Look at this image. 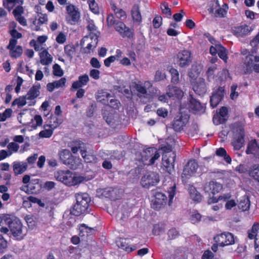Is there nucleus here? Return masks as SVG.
I'll list each match as a JSON object with an SVG mask.
<instances>
[{"mask_svg":"<svg viewBox=\"0 0 259 259\" xmlns=\"http://www.w3.org/2000/svg\"><path fill=\"white\" fill-rule=\"evenodd\" d=\"M76 203L71 210V213L74 215L79 216L89 211L88 209L91 199L87 193H78L76 194Z\"/></svg>","mask_w":259,"mask_h":259,"instance_id":"nucleus-1","label":"nucleus"},{"mask_svg":"<svg viewBox=\"0 0 259 259\" xmlns=\"http://www.w3.org/2000/svg\"><path fill=\"white\" fill-rule=\"evenodd\" d=\"M5 224L10 229V234L17 240H22L26 235L21 221L16 218L12 219L9 215L5 217Z\"/></svg>","mask_w":259,"mask_h":259,"instance_id":"nucleus-2","label":"nucleus"},{"mask_svg":"<svg viewBox=\"0 0 259 259\" xmlns=\"http://www.w3.org/2000/svg\"><path fill=\"white\" fill-rule=\"evenodd\" d=\"M55 179L67 186H74L79 184L84 180L81 176L75 177L69 170H59L54 174Z\"/></svg>","mask_w":259,"mask_h":259,"instance_id":"nucleus-3","label":"nucleus"},{"mask_svg":"<svg viewBox=\"0 0 259 259\" xmlns=\"http://www.w3.org/2000/svg\"><path fill=\"white\" fill-rule=\"evenodd\" d=\"M58 156L60 161L71 169H76L81 165V159L73 156L68 149L59 151Z\"/></svg>","mask_w":259,"mask_h":259,"instance_id":"nucleus-4","label":"nucleus"},{"mask_svg":"<svg viewBox=\"0 0 259 259\" xmlns=\"http://www.w3.org/2000/svg\"><path fill=\"white\" fill-rule=\"evenodd\" d=\"M200 71L197 68V66H192L189 76L192 79H196V81L193 83V91L199 95H202L206 92V87L204 79L202 78H197Z\"/></svg>","mask_w":259,"mask_h":259,"instance_id":"nucleus-5","label":"nucleus"},{"mask_svg":"<svg viewBox=\"0 0 259 259\" xmlns=\"http://www.w3.org/2000/svg\"><path fill=\"white\" fill-rule=\"evenodd\" d=\"M139 155L140 157L138 158L139 160L147 165L153 164L160 156L157 149L154 147H149L143 149Z\"/></svg>","mask_w":259,"mask_h":259,"instance_id":"nucleus-6","label":"nucleus"},{"mask_svg":"<svg viewBox=\"0 0 259 259\" xmlns=\"http://www.w3.org/2000/svg\"><path fill=\"white\" fill-rule=\"evenodd\" d=\"M233 139L232 145L235 150H239L242 148L244 143V130L242 126L234 125L233 128Z\"/></svg>","mask_w":259,"mask_h":259,"instance_id":"nucleus-7","label":"nucleus"},{"mask_svg":"<svg viewBox=\"0 0 259 259\" xmlns=\"http://www.w3.org/2000/svg\"><path fill=\"white\" fill-rule=\"evenodd\" d=\"M98 35L97 33H90L82 39L81 41V45H84L85 42L88 43L87 46L83 49L84 53L90 54L96 47L98 42Z\"/></svg>","mask_w":259,"mask_h":259,"instance_id":"nucleus-8","label":"nucleus"},{"mask_svg":"<svg viewBox=\"0 0 259 259\" xmlns=\"http://www.w3.org/2000/svg\"><path fill=\"white\" fill-rule=\"evenodd\" d=\"M213 239L215 242L219 244V246L221 247H224L235 243L234 236L232 233L229 232H224L218 234L214 237Z\"/></svg>","mask_w":259,"mask_h":259,"instance_id":"nucleus-9","label":"nucleus"},{"mask_svg":"<svg viewBox=\"0 0 259 259\" xmlns=\"http://www.w3.org/2000/svg\"><path fill=\"white\" fill-rule=\"evenodd\" d=\"M159 182V176L154 172H149L145 174L141 179V185L143 187L149 188L154 186Z\"/></svg>","mask_w":259,"mask_h":259,"instance_id":"nucleus-10","label":"nucleus"},{"mask_svg":"<svg viewBox=\"0 0 259 259\" xmlns=\"http://www.w3.org/2000/svg\"><path fill=\"white\" fill-rule=\"evenodd\" d=\"M198 167V165L195 160L189 161L183 169L182 175L183 181H184L185 179H188L194 175L196 172Z\"/></svg>","mask_w":259,"mask_h":259,"instance_id":"nucleus-11","label":"nucleus"},{"mask_svg":"<svg viewBox=\"0 0 259 259\" xmlns=\"http://www.w3.org/2000/svg\"><path fill=\"white\" fill-rule=\"evenodd\" d=\"M166 196L161 192H156L151 201V207L153 209L158 210L163 207L166 203Z\"/></svg>","mask_w":259,"mask_h":259,"instance_id":"nucleus-12","label":"nucleus"},{"mask_svg":"<svg viewBox=\"0 0 259 259\" xmlns=\"http://www.w3.org/2000/svg\"><path fill=\"white\" fill-rule=\"evenodd\" d=\"M192 61V56L190 52L183 50L177 55V63L181 67H185L190 65Z\"/></svg>","mask_w":259,"mask_h":259,"instance_id":"nucleus-13","label":"nucleus"},{"mask_svg":"<svg viewBox=\"0 0 259 259\" xmlns=\"http://www.w3.org/2000/svg\"><path fill=\"white\" fill-rule=\"evenodd\" d=\"M50 123L49 124L44 125V130L40 131L39 133V136L40 138H48L52 136L53 133V131L58 126V122H57L58 119L56 117L51 118Z\"/></svg>","mask_w":259,"mask_h":259,"instance_id":"nucleus-14","label":"nucleus"},{"mask_svg":"<svg viewBox=\"0 0 259 259\" xmlns=\"http://www.w3.org/2000/svg\"><path fill=\"white\" fill-rule=\"evenodd\" d=\"M114 27L115 30L123 38H131L133 36L132 30L121 21L117 22Z\"/></svg>","mask_w":259,"mask_h":259,"instance_id":"nucleus-15","label":"nucleus"},{"mask_svg":"<svg viewBox=\"0 0 259 259\" xmlns=\"http://www.w3.org/2000/svg\"><path fill=\"white\" fill-rule=\"evenodd\" d=\"M188 121L189 116L187 115L177 116L172 124L174 130L176 132L181 131L188 123Z\"/></svg>","mask_w":259,"mask_h":259,"instance_id":"nucleus-16","label":"nucleus"},{"mask_svg":"<svg viewBox=\"0 0 259 259\" xmlns=\"http://www.w3.org/2000/svg\"><path fill=\"white\" fill-rule=\"evenodd\" d=\"M166 94L169 98L180 99L183 97L184 92L180 88L169 85L167 87Z\"/></svg>","mask_w":259,"mask_h":259,"instance_id":"nucleus-17","label":"nucleus"},{"mask_svg":"<svg viewBox=\"0 0 259 259\" xmlns=\"http://www.w3.org/2000/svg\"><path fill=\"white\" fill-rule=\"evenodd\" d=\"M244 64L246 67L245 73H250L252 70L256 73H259V63L253 62L252 57L246 56L244 60Z\"/></svg>","mask_w":259,"mask_h":259,"instance_id":"nucleus-18","label":"nucleus"},{"mask_svg":"<svg viewBox=\"0 0 259 259\" xmlns=\"http://www.w3.org/2000/svg\"><path fill=\"white\" fill-rule=\"evenodd\" d=\"M222 185L217 182L211 181L206 183L204 186V190L208 194H215L219 193L222 189Z\"/></svg>","mask_w":259,"mask_h":259,"instance_id":"nucleus-19","label":"nucleus"},{"mask_svg":"<svg viewBox=\"0 0 259 259\" xmlns=\"http://www.w3.org/2000/svg\"><path fill=\"white\" fill-rule=\"evenodd\" d=\"M68 14L67 21L71 24L76 22L79 18V13L73 5H69L66 7Z\"/></svg>","mask_w":259,"mask_h":259,"instance_id":"nucleus-20","label":"nucleus"},{"mask_svg":"<svg viewBox=\"0 0 259 259\" xmlns=\"http://www.w3.org/2000/svg\"><path fill=\"white\" fill-rule=\"evenodd\" d=\"M128 240L124 238H120L116 241V244L119 248L123 249L128 252H132L136 250L138 246L135 245H129Z\"/></svg>","mask_w":259,"mask_h":259,"instance_id":"nucleus-21","label":"nucleus"},{"mask_svg":"<svg viewBox=\"0 0 259 259\" xmlns=\"http://www.w3.org/2000/svg\"><path fill=\"white\" fill-rule=\"evenodd\" d=\"M246 152L248 154H254L259 159V145L256 140H252L249 142Z\"/></svg>","mask_w":259,"mask_h":259,"instance_id":"nucleus-22","label":"nucleus"},{"mask_svg":"<svg viewBox=\"0 0 259 259\" xmlns=\"http://www.w3.org/2000/svg\"><path fill=\"white\" fill-rule=\"evenodd\" d=\"M27 168L26 162L22 161H14L13 163V169L15 175H19L23 174L26 171Z\"/></svg>","mask_w":259,"mask_h":259,"instance_id":"nucleus-23","label":"nucleus"},{"mask_svg":"<svg viewBox=\"0 0 259 259\" xmlns=\"http://www.w3.org/2000/svg\"><path fill=\"white\" fill-rule=\"evenodd\" d=\"M176 155L175 153L168 154H163L162 162L166 168L174 167Z\"/></svg>","mask_w":259,"mask_h":259,"instance_id":"nucleus-24","label":"nucleus"},{"mask_svg":"<svg viewBox=\"0 0 259 259\" xmlns=\"http://www.w3.org/2000/svg\"><path fill=\"white\" fill-rule=\"evenodd\" d=\"M39 56L40 63L43 65H49L53 61V57L46 50H44L39 52Z\"/></svg>","mask_w":259,"mask_h":259,"instance_id":"nucleus-25","label":"nucleus"},{"mask_svg":"<svg viewBox=\"0 0 259 259\" xmlns=\"http://www.w3.org/2000/svg\"><path fill=\"white\" fill-rule=\"evenodd\" d=\"M189 108L195 111L202 112L204 111V107L200 102L191 96L189 99Z\"/></svg>","mask_w":259,"mask_h":259,"instance_id":"nucleus-26","label":"nucleus"},{"mask_svg":"<svg viewBox=\"0 0 259 259\" xmlns=\"http://www.w3.org/2000/svg\"><path fill=\"white\" fill-rule=\"evenodd\" d=\"M70 147L73 153H76L79 150L80 154L83 153L87 148L85 145L80 141H73L70 143Z\"/></svg>","mask_w":259,"mask_h":259,"instance_id":"nucleus-27","label":"nucleus"},{"mask_svg":"<svg viewBox=\"0 0 259 259\" xmlns=\"http://www.w3.org/2000/svg\"><path fill=\"white\" fill-rule=\"evenodd\" d=\"M66 82V79L65 77H62L58 80L48 83L47 85V90L49 92H52L55 88L58 89L64 87Z\"/></svg>","mask_w":259,"mask_h":259,"instance_id":"nucleus-28","label":"nucleus"},{"mask_svg":"<svg viewBox=\"0 0 259 259\" xmlns=\"http://www.w3.org/2000/svg\"><path fill=\"white\" fill-rule=\"evenodd\" d=\"M224 97L223 90H219L215 93L213 94L210 99V105L212 108L217 107Z\"/></svg>","mask_w":259,"mask_h":259,"instance_id":"nucleus-29","label":"nucleus"},{"mask_svg":"<svg viewBox=\"0 0 259 259\" xmlns=\"http://www.w3.org/2000/svg\"><path fill=\"white\" fill-rule=\"evenodd\" d=\"M233 31L234 34L237 37H243L249 32L248 26L245 24L235 27Z\"/></svg>","mask_w":259,"mask_h":259,"instance_id":"nucleus-30","label":"nucleus"},{"mask_svg":"<svg viewBox=\"0 0 259 259\" xmlns=\"http://www.w3.org/2000/svg\"><path fill=\"white\" fill-rule=\"evenodd\" d=\"M40 85H34L30 89L27 94L25 95L27 100H33L39 95Z\"/></svg>","mask_w":259,"mask_h":259,"instance_id":"nucleus-31","label":"nucleus"},{"mask_svg":"<svg viewBox=\"0 0 259 259\" xmlns=\"http://www.w3.org/2000/svg\"><path fill=\"white\" fill-rule=\"evenodd\" d=\"M23 0H4L3 6L10 12L16 4L22 5Z\"/></svg>","mask_w":259,"mask_h":259,"instance_id":"nucleus-32","label":"nucleus"},{"mask_svg":"<svg viewBox=\"0 0 259 259\" xmlns=\"http://www.w3.org/2000/svg\"><path fill=\"white\" fill-rule=\"evenodd\" d=\"M250 205V200L248 197L246 195H244L240 199L238 207L242 211H246L249 209Z\"/></svg>","mask_w":259,"mask_h":259,"instance_id":"nucleus-33","label":"nucleus"},{"mask_svg":"<svg viewBox=\"0 0 259 259\" xmlns=\"http://www.w3.org/2000/svg\"><path fill=\"white\" fill-rule=\"evenodd\" d=\"M101 154L103 158H106V155H110L111 159H120L123 156L122 154L118 151H106V152H103Z\"/></svg>","mask_w":259,"mask_h":259,"instance_id":"nucleus-34","label":"nucleus"},{"mask_svg":"<svg viewBox=\"0 0 259 259\" xmlns=\"http://www.w3.org/2000/svg\"><path fill=\"white\" fill-rule=\"evenodd\" d=\"M111 97V96L109 93L101 91L98 92L96 97L98 101L105 104L108 102V98Z\"/></svg>","mask_w":259,"mask_h":259,"instance_id":"nucleus-35","label":"nucleus"},{"mask_svg":"<svg viewBox=\"0 0 259 259\" xmlns=\"http://www.w3.org/2000/svg\"><path fill=\"white\" fill-rule=\"evenodd\" d=\"M250 177L259 182V164H253L248 170Z\"/></svg>","mask_w":259,"mask_h":259,"instance_id":"nucleus-36","label":"nucleus"},{"mask_svg":"<svg viewBox=\"0 0 259 259\" xmlns=\"http://www.w3.org/2000/svg\"><path fill=\"white\" fill-rule=\"evenodd\" d=\"M131 12L134 21L140 23L142 21V16L138 6L136 5L134 6V7L132 8Z\"/></svg>","mask_w":259,"mask_h":259,"instance_id":"nucleus-37","label":"nucleus"},{"mask_svg":"<svg viewBox=\"0 0 259 259\" xmlns=\"http://www.w3.org/2000/svg\"><path fill=\"white\" fill-rule=\"evenodd\" d=\"M190 196L191 198L195 201L200 202L202 199L201 195L194 187H191L190 189Z\"/></svg>","mask_w":259,"mask_h":259,"instance_id":"nucleus-38","label":"nucleus"},{"mask_svg":"<svg viewBox=\"0 0 259 259\" xmlns=\"http://www.w3.org/2000/svg\"><path fill=\"white\" fill-rule=\"evenodd\" d=\"M81 156L83 158L85 162L87 163L93 162L96 161V157L92 154H88L85 150L83 153L81 154Z\"/></svg>","mask_w":259,"mask_h":259,"instance_id":"nucleus-39","label":"nucleus"},{"mask_svg":"<svg viewBox=\"0 0 259 259\" xmlns=\"http://www.w3.org/2000/svg\"><path fill=\"white\" fill-rule=\"evenodd\" d=\"M28 187L32 193H36L40 188L38 180H32L28 185Z\"/></svg>","mask_w":259,"mask_h":259,"instance_id":"nucleus-40","label":"nucleus"},{"mask_svg":"<svg viewBox=\"0 0 259 259\" xmlns=\"http://www.w3.org/2000/svg\"><path fill=\"white\" fill-rule=\"evenodd\" d=\"M10 54L13 58H18L22 54L23 50L22 48L20 46H17L15 49H10Z\"/></svg>","mask_w":259,"mask_h":259,"instance_id":"nucleus-41","label":"nucleus"},{"mask_svg":"<svg viewBox=\"0 0 259 259\" xmlns=\"http://www.w3.org/2000/svg\"><path fill=\"white\" fill-rule=\"evenodd\" d=\"M75 52V48L73 45H68L64 47V52L65 54L70 58V59L72 58Z\"/></svg>","mask_w":259,"mask_h":259,"instance_id":"nucleus-42","label":"nucleus"},{"mask_svg":"<svg viewBox=\"0 0 259 259\" xmlns=\"http://www.w3.org/2000/svg\"><path fill=\"white\" fill-rule=\"evenodd\" d=\"M228 6L226 4H224L222 8H219L216 11V14L217 15V16L219 17H225L226 16V15L227 14L228 10Z\"/></svg>","mask_w":259,"mask_h":259,"instance_id":"nucleus-43","label":"nucleus"},{"mask_svg":"<svg viewBox=\"0 0 259 259\" xmlns=\"http://www.w3.org/2000/svg\"><path fill=\"white\" fill-rule=\"evenodd\" d=\"M259 229V224H254L250 230L248 231V237L249 239H252L256 236V235L259 234V232H257Z\"/></svg>","mask_w":259,"mask_h":259,"instance_id":"nucleus-44","label":"nucleus"},{"mask_svg":"<svg viewBox=\"0 0 259 259\" xmlns=\"http://www.w3.org/2000/svg\"><path fill=\"white\" fill-rule=\"evenodd\" d=\"M171 74V81L173 83H178L179 81V74L178 71L175 68H171L169 70Z\"/></svg>","mask_w":259,"mask_h":259,"instance_id":"nucleus-45","label":"nucleus"},{"mask_svg":"<svg viewBox=\"0 0 259 259\" xmlns=\"http://www.w3.org/2000/svg\"><path fill=\"white\" fill-rule=\"evenodd\" d=\"M26 100V96L20 97L13 101L12 105H17L19 107H22L27 104Z\"/></svg>","mask_w":259,"mask_h":259,"instance_id":"nucleus-46","label":"nucleus"},{"mask_svg":"<svg viewBox=\"0 0 259 259\" xmlns=\"http://www.w3.org/2000/svg\"><path fill=\"white\" fill-rule=\"evenodd\" d=\"M161 9L163 14H165L167 18H170L171 16V12L170 8H168V4L166 2H163L161 5Z\"/></svg>","mask_w":259,"mask_h":259,"instance_id":"nucleus-47","label":"nucleus"},{"mask_svg":"<svg viewBox=\"0 0 259 259\" xmlns=\"http://www.w3.org/2000/svg\"><path fill=\"white\" fill-rule=\"evenodd\" d=\"M91 11L95 14L99 13V9L97 4L96 3L95 0H88Z\"/></svg>","mask_w":259,"mask_h":259,"instance_id":"nucleus-48","label":"nucleus"},{"mask_svg":"<svg viewBox=\"0 0 259 259\" xmlns=\"http://www.w3.org/2000/svg\"><path fill=\"white\" fill-rule=\"evenodd\" d=\"M134 88L138 92V95L139 96H141L142 95H145L147 94V90L144 86H143L142 83H135L134 85Z\"/></svg>","mask_w":259,"mask_h":259,"instance_id":"nucleus-49","label":"nucleus"},{"mask_svg":"<svg viewBox=\"0 0 259 259\" xmlns=\"http://www.w3.org/2000/svg\"><path fill=\"white\" fill-rule=\"evenodd\" d=\"M218 54L220 58L223 60L225 62H227L228 59L227 50L222 45L221 47H219Z\"/></svg>","mask_w":259,"mask_h":259,"instance_id":"nucleus-50","label":"nucleus"},{"mask_svg":"<svg viewBox=\"0 0 259 259\" xmlns=\"http://www.w3.org/2000/svg\"><path fill=\"white\" fill-rule=\"evenodd\" d=\"M42 123V119L40 115H36L32 119L31 126L35 128L37 126H40Z\"/></svg>","mask_w":259,"mask_h":259,"instance_id":"nucleus-51","label":"nucleus"},{"mask_svg":"<svg viewBox=\"0 0 259 259\" xmlns=\"http://www.w3.org/2000/svg\"><path fill=\"white\" fill-rule=\"evenodd\" d=\"M79 230L80 234L85 232L87 233V235H91L94 230L93 228L89 227L84 224L80 225Z\"/></svg>","mask_w":259,"mask_h":259,"instance_id":"nucleus-52","label":"nucleus"},{"mask_svg":"<svg viewBox=\"0 0 259 259\" xmlns=\"http://www.w3.org/2000/svg\"><path fill=\"white\" fill-rule=\"evenodd\" d=\"M7 148L9 149L8 152H11L12 154L13 153L18 152L19 149V146L15 142H11L8 144Z\"/></svg>","mask_w":259,"mask_h":259,"instance_id":"nucleus-53","label":"nucleus"},{"mask_svg":"<svg viewBox=\"0 0 259 259\" xmlns=\"http://www.w3.org/2000/svg\"><path fill=\"white\" fill-rule=\"evenodd\" d=\"M24 10L22 5H19L13 11V14L14 17H16L17 16H22V15L24 13Z\"/></svg>","mask_w":259,"mask_h":259,"instance_id":"nucleus-54","label":"nucleus"},{"mask_svg":"<svg viewBox=\"0 0 259 259\" xmlns=\"http://www.w3.org/2000/svg\"><path fill=\"white\" fill-rule=\"evenodd\" d=\"M87 28L91 32L90 33H97L99 35V32L97 31V27L95 26L93 21L91 20L88 22Z\"/></svg>","mask_w":259,"mask_h":259,"instance_id":"nucleus-55","label":"nucleus"},{"mask_svg":"<svg viewBox=\"0 0 259 259\" xmlns=\"http://www.w3.org/2000/svg\"><path fill=\"white\" fill-rule=\"evenodd\" d=\"M53 74L54 75L59 77L62 76L63 74V71L62 69L57 64H55L53 66Z\"/></svg>","mask_w":259,"mask_h":259,"instance_id":"nucleus-56","label":"nucleus"},{"mask_svg":"<svg viewBox=\"0 0 259 259\" xmlns=\"http://www.w3.org/2000/svg\"><path fill=\"white\" fill-rule=\"evenodd\" d=\"M201 218V215L198 212H194L190 216V220L192 223L195 224L199 222Z\"/></svg>","mask_w":259,"mask_h":259,"instance_id":"nucleus-57","label":"nucleus"},{"mask_svg":"<svg viewBox=\"0 0 259 259\" xmlns=\"http://www.w3.org/2000/svg\"><path fill=\"white\" fill-rule=\"evenodd\" d=\"M168 237L169 239H175L179 236V232L175 229H170L167 232Z\"/></svg>","mask_w":259,"mask_h":259,"instance_id":"nucleus-58","label":"nucleus"},{"mask_svg":"<svg viewBox=\"0 0 259 259\" xmlns=\"http://www.w3.org/2000/svg\"><path fill=\"white\" fill-rule=\"evenodd\" d=\"M118 21L115 20V18L112 14L109 15L107 18V22L108 26L109 27L115 26L116 23Z\"/></svg>","mask_w":259,"mask_h":259,"instance_id":"nucleus-59","label":"nucleus"},{"mask_svg":"<svg viewBox=\"0 0 259 259\" xmlns=\"http://www.w3.org/2000/svg\"><path fill=\"white\" fill-rule=\"evenodd\" d=\"M153 25L155 28H159L162 24V18L161 16H156L153 20Z\"/></svg>","mask_w":259,"mask_h":259,"instance_id":"nucleus-60","label":"nucleus"},{"mask_svg":"<svg viewBox=\"0 0 259 259\" xmlns=\"http://www.w3.org/2000/svg\"><path fill=\"white\" fill-rule=\"evenodd\" d=\"M225 118L222 117L220 115L218 114L214 115L213 117V122L214 124L218 125L225 122Z\"/></svg>","mask_w":259,"mask_h":259,"instance_id":"nucleus-61","label":"nucleus"},{"mask_svg":"<svg viewBox=\"0 0 259 259\" xmlns=\"http://www.w3.org/2000/svg\"><path fill=\"white\" fill-rule=\"evenodd\" d=\"M116 17L120 20H124L126 18V15L125 12L122 9H119L115 12Z\"/></svg>","mask_w":259,"mask_h":259,"instance_id":"nucleus-62","label":"nucleus"},{"mask_svg":"<svg viewBox=\"0 0 259 259\" xmlns=\"http://www.w3.org/2000/svg\"><path fill=\"white\" fill-rule=\"evenodd\" d=\"M216 69H217V65H213L209 67L208 68L207 71H206V75H207V78L208 79L213 77L214 72Z\"/></svg>","mask_w":259,"mask_h":259,"instance_id":"nucleus-63","label":"nucleus"},{"mask_svg":"<svg viewBox=\"0 0 259 259\" xmlns=\"http://www.w3.org/2000/svg\"><path fill=\"white\" fill-rule=\"evenodd\" d=\"M78 80L82 86H84L88 83L89 81V77L87 74H84L83 75L79 76Z\"/></svg>","mask_w":259,"mask_h":259,"instance_id":"nucleus-64","label":"nucleus"}]
</instances>
